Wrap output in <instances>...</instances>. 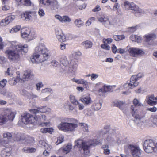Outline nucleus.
<instances>
[{"mask_svg":"<svg viewBox=\"0 0 157 157\" xmlns=\"http://www.w3.org/2000/svg\"><path fill=\"white\" fill-rule=\"evenodd\" d=\"M48 56L45 45L44 43H40L35 47L31 60L33 63H39L46 60Z\"/></svg>","mask_w":157,"mask_h":157,"instance_id":"1","label":"nucleus"},{"mask_svg":"<svg viewBox=\"0 0 157 157\" xmlns=\"http://www.w3.org/2000/svg\"><path fill=\"white\" fill-rule=\"evenodd\" d=\"M28 51V46L27 44L15 45L13 44L11 47L6 51L5 53L10 61H14L19 59L20 52L23 54V53H26Z\"/></svg>","mask_w":157,"mask_h":157,"instance_id":"2","label":"nucleus"},{"mask_svg":"<svg viewBox=\"0 0 157 157\" xmlns=\"http://www.w3.org/2000/svg\"><path fill=\"white\" fill-rule=\"evenodd\" d=\"M134 105L131 106V113L132 116L135 118L134 121L137 124L142 123L143 121V118L144 117V114L140 112L139 113L137 109V106H143V105L137 99H134L133 101Z\"/></svg>","mask_w":157,"mask_h":157,"instance_id":"3","label":"nucleus"},{"mask_svg":"<svg viewBox=\"0 0 157 157\" xmlns=\"http://www.w3.org/2000/svg\"><path fill=\"white\" fill-rule=\"evenodd\" d=\"M65 122L62 121L57 127L58 129L65 132H71L75 131V129L78 126L76 123L77 121L73 118H66Z\"/></svg>","mask_w":157,"mask_h":157,"instance_id":"4","label":"nucleus"},{"mask_svg":"<svg viewBox=\"0 0 157 157\" xmlns=\"http://www.w3.org/2000/svg\"><path fill=\"white\" fill-rule=\"evenodd\" d=\"M75 147H78L79 150H83L84 153L87 155L89 153V148L90 146L98 144L99 142L96 139H92L87 142H84L82 140H78L75 141Z\"/></svg>","mask_w":157,"mask_h":157,"instance_id":"5","label":"nucleus"},{"mask_svg":"<svg viewBox=\"0 0 157 157\" xmlns=\"http://www.w3.org/2000/svg\"><path fill=\"white\" fill-rule=\"evenodd\" d=\"M16 113L10 109H6L4 113L0 116V124H3L8 121H12L14 119Z\"/></svg>","mask_w":157,"mask_h":157,"instance_id":"6","label":"nucleus"},{"mask_svg":"<svg viewBox=\"0 0 157 157\" xmlns=\"http://www.w3.org/2000/svg\"><path fill=\"white\" fill-rule=\"evenodd\" d=\"M129 149L133 157H142L143 151L139 147L132 144L127 145L124 147V152L126 153H128Z\"/></svg>","mask_w":157,"mask_h":157,"instance_id":"7","label":"nucleus"},{"mask_svg":"<svg viewBox=\"0 0 157 157\" xmlns=\"http://www.w3.org/2000/svg\"><path fill=\"white\" fill-rule=\"evenodd\" d=\"M143 147L146 152L151 153L156 151L157 143L152 140H146L144 142Z\"/></svg>","mask_w":157,"mask_h":157,"instance_id":"8","label":"nucleus"},{"mask_svg":"<svg viewBox=\"0 0 157 157\" xmlns=\"http://www.w3.org/2000/svg\"><path fill=\"white\" fill-rule=\"evenodd\" d=\"M39 4L45 7L49 8L51 10H56L59 6L56 0H41Z\"/></svg>","mask_w":157,"mask_h":157,"instance_id":"9","label":"nucleus"},{"mask_svg":"<svg viewBox=\"0 0 157 157\" xmlns=\"http://www.w3.org/2000/svg\"><path fill=\"white\" fill-rule=\"evenodd\" d=\"M21 121L25 124H33L36 122V119L30 114L25 113L21 116Z\"/></svg>","mask_w":157,"mask_h":157,"instance_id":"10","label":"nucleus"},{"mask_svg":"<svg viewBox=\"0 0 157 157\" xmlns=\"http://www.w3.org/2000/svg\"><path fill=\"white\" fill-rule=\"evenodd\" d=\"M98 21L106 28L109 29L113 26L116 23V21L114 20H110L108 16H103L98 18Z\"/></svg>","mask_w":157,"mask_h":157,"instance_id":"11","label":"nucleus"},{"mask_svg":"<svg viewBox=\"0 0 157 157\" xmlns=\"http://www.w3.org/2000/svg\"><path fill=\"white\" fill-rule=\"evenodd\" d=\"M21 36L22 38H27L29 40H31L36 37L35 33L31 32V30L28 28H24L21 29Z\"/></svg>","mask_w":157,"mask_h":157,"instance_id":"12","label":"nucleus"},{"mask_svg":"<svg viewBox=\"0 0 157 157\" xmlns=\"http://www.w3.org/2000/svg\"><path fill=\"white\" fill-rule=\"evenodd\" d=\"M128 51L131 56L134 57L142 56L144 54V52L142 49L134 47L130 48Z\"/></svg>","mask_w":157,"mask_h":157,"instance_id":"13","label":"nucleus"},{"mask_svg":"<svg viewBox=\"0 0 157 157\" xmlns=\"http://www.w3.org/2000/svg\"><path fill=\"white\" fill-rule=\"evenodd\" d=\"M78 61L76 59H72L70 63L68 68V71L72 73H74L76 71Z\"/></svg>","mask_w":157,"mask_h":157,"instance_id":"14","label":"nucleus"},{"mask_svg":"<svg viewBox=\"0 0 157 157\" xmlns=\"http://www.w3.org/2000/svg\"><path fill=\"white\" fill-rule=\"evenodd\" d=\"M36 13L34 11H25L21 14V18L24 20L31 21L32 19V17L34 16Z\"/></svg>","mask_w":157,"mask_h":157,"instance_id":"15","label":"nucleus"},{"mask_svg":"<svg viewBox=\"0 0 157 157\" xmlns=\"http://www.w3.org/2000/svg\"><path fill=\"white\" fill-rule=\"evenodd\" d=\"M114 86L106 85H104L103 88L100 89L98 92L101 95H102L106 93L112 92L114 90Z\"/></svg>","mask_w":157,"mask_h":157,"instance_id":"16","label":"nucleus"},{"mask_svg":"<svg viewBox=\"0 0 157 157\" xmlns=\"http://www.w3.org/2000/svg\"><path fill=\"white\" fill-rule=\"evenodd\" d=\"M15 18L14 15H11L8 16L5 19H2L0 22V25L2 26H5L12 22Z\"/></svg>","mask_w":157,"mask_h":157,"instance_id":"17","label":"nucleus"},{"mask_svg":"<svg viewBox=\"0 0 157 157\" xmlns=\"http://www.w3.org/2000/svg\"><path fill=\"white\" fill-rule=\"evenodd\" d=\"M102 135L104 137L105 142L107 144H112L115 141V136L111 133H108Z\"/></svg>","mask_w":157,"mask_h":157,"instance_id":"18","label":"nucleus"},{"mask_svg":"<svg viewBox=\"0 0 157 157\" xmlns=\"http://www.w3.org/2000/svg\"><path fill=\"white\" fill-rule=\"evenodd\" d=\"M38 117H37V116L36 117V121H38L39 123H40V125L42 126H46L48 124V122H44L46 119V117L43 114H40V115H38Z\"/></svg>","mask_w":157,"mask_h":157,"instance_id":"19","label":"nucleus"},{"mask_svg":"<svg viewBox=\"0 0 157 157\" xmlns=\"http://www.w3.org/2000/svg\"><path fill=\"white\" fill-rule=\"evenodd\" d=\"M49 109L47 108L46 107H40L37 109H31L29 110L30 112L34 114H36L40 112L45 113L49 110Z\"/></svg>","mask_w":157,"mask_h":157,"instance_id":"20","label":"nucleus"},{"mask_svg":"<svg viewBox=\"0 0 157 157\" xmlns=\"http://www.w3.org/2000/svg\"><path fill=\"white\" fill-rule=\"evenodd\" d=\"M80 101L82 102L85 106L90 105L92 102L91 98L89 95L81 97Z\"/></svg>","mask_w":157,"mask_h":157,"instance_id":"21","label":"nucleus"},{"mask_svg":"<svg viewBox=\"0 0 157 157\" xmlns=\"http://www.w3.org/2000/svg\"><path fill=\"white\" fill-rule=\"evenodd\" d=\"M156 38V36L154 33L148 34L144 36L145 41L150 44H152L153 40Z\"/></svg>","mask_w":157,"mask_h":157,"instance_id":"22","label":"nucleus"},{"mask_svg":"<svg viewBox=\"0 0 157 157\" xmlns=\"http://www.w3.org/2000/svg\"><path fill=\"white\" fill-rule=\"evenodd\" d=\"M136 5L134 2L128 1H125L124 2L125 9L127 10H131L133 11Z\"/></svg>","mask_w":157,"mask_h":157,"instance_id":"23","label":"nucleus"},{"mask_svg":"<svg viewBox=\"0 0 157 157\" xmlns=\"http://www.w3.org/2000/svg\"><path fill=\"white\" fill-rule=\"evenodd\" d=\"M55 17L62 22L69 23L71 21V18L65 15L61 17L59 15H56L55 16Z\"/></svg>","mask_w":157,"mask_h":157,"instance_id":"24","label":"nucleus"},{"mask_svg":"<svg viewBox=\"0 0 157 157\" xmlns=\"http://www.w3.org/2000/svg\"><path fill=\"white\" fill-rule=\"evenodd\" d=\"M133 11V13L135 16L137 17H140L142 14H144L145 12L143 9L139 8L138 6L137 5L134 8Z\"/></svg>","mask_w":157,"mask_h":157,"instance_id":"25","label":"nucleus"},{"mask_svg":"<svg viewBox=\"0 0 157 157\" xmlns=\"http://www.w3.org/2000/svg\"><path fill=\"white\" fill-rule=\"evenodd\" d=\"M138 83V82L134 83L133 81H131V78L130 82L124 84L123 85V87L124 89L128 90L130 89H133L137 86Z\"/></svg>","mask_w":157,"mask_h":157,"instance_id":"26","label":"nucleus"},{"mask_svg":"<svg viewBox=\"0 0 157 157\" xmlns=\"http://www.w3.org/2000/svg\"><path fill=\"white\" fill-rule=\"evenodd\" d=\"M13 137L14 140L16 141H23L25 139L24 135L19 133H13Z\"/></svg>","mask_w":157,"mask_h":157,"instance_id":"27","label":"nucleus"},{"mask_svg":"<svg viewBox=\"0 0 157 157\" xmlns=\"http://www.w3.org/2000/svg\"><path fill=\"white\" fill-rule=\"evenodd\" d=\"M102 104L99 101H95L91 105V109L93 111H98L101 109Z\"/></svg>","mask_w":157,"mask_h":157,"instance_id":"28","label":"nucleus"},{"mask_svg":"<svg viewBox=\"0 0 157 157\" xmlns=\"http://www.w3.org/2000/svg\"><path fill=\"white\" fill-rule=\"evenodd\" d=\"M33 74L29 70H26L24 72L23 78L25 80H28L33 77Z\"/></svg>","mask_w":157,"mask_h":157,"instance_id":"29","label":"nucleus"},{"mask_svg":"<svg viewBox=\"0 0 157 157\" xmlns=\"http://www.w3.org/2000/svg\"><path fill=\"white\" fill-rule=\"evenodd\" d=\"M19 5L29 6L31 5V2L30 0H15Z\"/></svg>","mask_w":157,"mask_h":157,"instance_id":"30","label":"nucleus"},{"mask_svg":"<svg viewBox=\"0 0 157 157\" xmlns=\"http://www.w3.org/2000/svg\"><path fill=\"white\" fill-rule=\"evenodd\" d=\"M25 144L27 145H31L34 142V139L33 137L30 136H25Z\"/></svg>","mask_w":157,"mask_h":157,"instance_id":"31","label":"nucleus"},{"mask_svg":"<svg viewBox=\"0 0 157 157\" xmlns=\"http://www.w3.org/2000/svg\"><path fill=\"white\" fill-rule=\"evenodd\" d=\"M155 97L153 95H151L147 99V103L151 105H156L157 101H154Z\"/></svg>","mask_w":157,"mask_h":157,"instance_id":"32","label":"nucleus"},{"mask_svg":"<svg viewBox=\"0 0 157 157\" xmlns=\"http://www.w3.org/2000/svg\"><path fill=\"white\" fill-rule=\"evenodd\" d=\"M150 121L151 122V126L157 127V115L151 116L150 118Z\"/></svg>","mask_w":157,"mask_h":157,"instance_id":"33","label":"nucleus"},{"mask_svg":"<svg viewBox=\"0 0 157 157\" xmlns=\"http://www.w3.org/2000/svg\"><path fill=\"white\" fill-rule=\"evenodd\" d=\"M143 76V75L141 73H139L137 75H133L131 78V81H133L134 83L138 82H137V81L142 78Z\"/></svg>","mask_w":157,"mask_h":157,"instance_id":"34","label":"nucleus"},{"mask_svg":"<svg viewBox=\"0 0 157 157\" xmlns=\"http://www.w3.org/2000/svg\"><path fill=\"white\" fill-rule=\"evenodd\" d=\"M72 149V146L68 144L66 146L63 147L60 150H62L65 154H66L70 152Z\"/></svg>","mask_w":157,"mask_h":157,"instance_id":"35","label":"nucleus"},{"mask_svg":"<svg viewBox=\"0 0 157 157\" xmlns=\"http://www.w3.org/2000/svg\"><path fill=\"white\" fill-rule=\"evenodd\" d=\"M130 39L132 41L137 43H140L141 42V39L140 37L138 36L137 35H132L130 36Z\"/></svg>","mask_w":157,"mask_h":157,"instance_id":"36","label":"nucleus"},{"mask_svg":"<svg viewBox=\"0 0 157 157\" xmlns=\"http://www.w3.org/2000/svg\"><path fill=\"white\" fill-rule=\"evenodd\" d=\"M19 80V77L17 76L16 78H13L10 79L9 81V83L11 85H14L16 84Z\"/></svg>","mask_w":157,"mask_h":157,"instance_id":"37","label":"nucleus"},{"mask_svg":"<svg viewBox=\"0 0 157 157\" xmlns=\"http://www.w3.org/2000/svg\"><path fill=\"white\" fill-rule=\"evenodd\" d=\"M74 23L75 26L78 28H80L84 25L83 22L80 19H75Z\"/></svg>","mask_w":157,"mask_h":157,"instance_id":"38","label":"nucleus"},{"mask_svg":"<svg viewBox=\"0 0 157 157\" xmlns=\"http://www.w3.org/2000/svg\"><path fill=\"white\" fill-rule=\"evenodd\" d=\"M123 103L120 101H116L113 102V106L119 107L121 110L123 109Z\"/></svg>","mask_w":157,"mask_h":157,"instance_id":"39","label":"nucleus"},{"mask_svg":"<svg viewBox=\"0 0 157 157\" xmlns=\"http://www.w3.org/2000/svg\"><path fill=\"white\" fill-rule=\"evenodd\" d=\"M10 155V152L7 149H5L2 151L1 155L2 157H8Z\"/></svg>","mask_w":157,"mask_h":157,"instance_id":"40","label":"nucleus"},{"mask_svg":"<svg viewBox=\"0 0 157 157\" xmlns=\"http://www.w3.org/2000/svg\"><path fill=\"white\" fill-rule=\"evenodd\" d=\"M134 118V120H129V122H128V124L131 126V127H133L134 126V123H135V124H136V125L138 126H140L143 125L144 123V118H143V121L142 122V123H140V124H136L135 121V118Z\"/></svg>","mask_w":157,"mask_h":157,"instance_id":"41","label":"nucleus"},{"mask_svg":"<svg viewBox=\"0 0 157 157\" xmlns=\"http://www.w3.org/2000/svg\"><path fill=\"white\" fill-rule=\"evenodd\" d=\"M109 128V126L108 125H106L104 126L103 129H101L99 131V133L101 135H104L105 134L108 133L107 131V130Z\"/></svg>","mask_w":157,"mask_h":157,"instance_id":"42","label":"nucleus"},{"mask_svg":"<svg viewBox=\"0 0 157 157\" xmlns=\"http://www.w3.org/2000/svg\"><path fill=\"white\" fill-rule=\"evenodd\" d=\"M82 44L86 49L90 48L92 45V43L90 41H86L82 42Z\"/></svg>","mask_w":157,"mask_h":157,"instance_id":"43","label":"nucleus"},{"mask_svg":"<svg viewBox=\"0 0 157 157\" xmlns=\"http://www.w3.org/2000/svg\"><path fill=\"white\" fill-rule=\"evenodd\" d=\"M81 55V53L80 52H74L70 55L69 57L70 59H76L78 56H79Z\"/></svg>","mask_w":157,"mask_h":157,"instance_id":"44","label":"nucleus"},{"mask_svg":"<svg viewBox=\"0 0 157 157\" xmlns=\"http://www.w3.org/2000/svg\"><path fill=\"white\" fill-rule=\"evenodd\" d=\"M69 98L71 102L72 103L76 105H78L79 102L76 100L75 96L72 95H70L69 97Z\"/></svg>","mask_w":157,"mask_h":157,"instance_id":"45","label":"nucleus"},{"mask_svg":"<svg viewBox=\"0 0 157 157\" xmlns=\"http://www.w3.org/2000/svg\"><path fill=\"white\" fill-rule=\"evenodd\" d=\"M109 146L106 144L102 146L104 149V153L105 155H109L110 154V150L109 149Z\"/></svg>","mask_w":157,"mask_h":157,"instance_id":"46","label":"nucleus"},{"mask_svg":"<svg viewBox=\"0 0 157 157\" xmlns=\"http://www.w3.org/2000/svg\"><path fill=\"white\" fill-rule=\"evenodd\" d=\"M21 29V26L19 25H17L12 28L10 31V32L11 33H13L17 32L19 31Z\"/></svg>","mask_w":157,"mask_h":157,"instance_id":"47","label":"nucleus"},{"mask_svg":"<svg viewBox=\"0 0 157 157\" xmlns=\"http://www.w3.org/2000/svg\"><path fill=\"white\" fill-rule=\"evenodd\" d=\"M74 82L78 84H82L85 85H86L87 84V82L85 80L83 79H74Z\"/></svg>","mask_w":157,"mask_h":157,"instance_id":"48","label":"nucleus"},{"mask_svg":"<svg viewBox=\"0 0 157 157\" xmlns=\"http://www.w3.org/2000/svg\"><path fill=\"white\" fill-rule=\"evenodd\" d=\"M59 37H57L59 41L61 42H64L67 40L64 34L63 33L62 35L59 36Z\"/></svg>","mask_w":157,"mask_h":157,"instance_id":"49","label":"nucleus"},{"mask_svg":"<svg viewBox=\"0 0 157 157\" xmlns=\"http://www.w3.org/2000/svg\"><path fill=\"white\" fill-rule=\"evenodd\" d=\"M3 138L9 140L11 139L12 137L13 136V135L10 133L6 132L3 134Z\"/></svg>","mask_w":157,"mask_h":157,"instance_id":"50","label":"nucleus"},{"mask_svg":"<svg viewBox=\"0 0 157 157\" xmlns=\"http://www.w3.org/2000/svg\"><path fill=\"white\" fill-rule=\"evenodd\" d=\"M38 14L39 16L40 17H44L45 14L44 10L41 8H39V9Z\"/></svg>","mask_w":157,"mask_h":157,"instance_id":"51","label":"nucleus"},{"mask_svg":"<svg viewBox=\"0 0 157 157\" xmlns=\"http://www.w3.org/2000/svg\"><path fill=\"white\" fill-rule=\"evenodd\" d=\"M95 19V18L92 17L89 19L86 23L85 25L86 26H89L91 23L94 22Z\"/></svg>","mask_w":157,"mask_h":157,"instance_id":"52","label":"nucleus"},{"mask_svg":"<svg viewBox=\"0 0 157 157\" xmlns=\"http://www.w3.org/2000/svg\"><path fill=\"white\" fill-rule=\"evenodd\" d=\"M57 140L56 144V145L61 143L64 141V137L63 136H61L58 137L57 138Z\"/></svg>","mask_w":157,"mask_h":157,"instance_id":"53","label":"nucleus"},{"mask_svg":"<svg viewBox=\"0 0 157 157\" xmlns=\"http://www.w3.org/2000/svg\"><path fill=\"white\" fill-rule=\"evenodd\" d=\"M80 124L82 128L83 129L85 132H88V126L87 124L85 123H81Z\"/></svg>","mask_w":157,"mask_h":157,"instance_id":"54","label":"nucleus"},{"mask_svg":"<svg viewBox=\"0 0 157 157\" xmlns=\"http://www.w3.org/2000/svg\"><path fill=\"white\" fill-rule=\"evenodd\" d=\"M101 48L106 50H109L110 49V47L107 44L104 43L101 45Z\"/></svg>","mask_w":157,"mask_h":157,"instance_id":"55","label":"nucleus"},{"mask_svg":"<svg viewBox=\"0 0 157 157\" xmlns=\"http://www.w3.org/2000/svg\"><path fill=\"white\" fill-rule=\"evenodd\" d=\"M113 39L111 38L104 39L103 40V42L105 44H110L112 42Z\"/></svg>","mask_w":157,"mask_h":157,"instance_id":"56","label":"nucleus"},{"mask_svg":"<svg viewBox=\"0 0 157 157\" xmlns=\"http://www.w3.org/2000/svg\"><path fill=\"white\" fill-rule=\"evenodd\" d=\"M63 33L62 30L60 29H57L56 30V37H59V36L62 35Z\"/></svg>","mask_w":157,"mask_h":157,"instance_id":"57","label":"nucleus"},{"mask_svg":"<svg viewBox=\"0 0 157 157\" xmlns=\"http://www.w3.org/2000/svg\"><path fill=\"white\" fill-rule=\"evenodd\" d=\"M7 81L5 79H4L0 82V85L2 87H4L6 85Z\"/></svg>","mask_w":157,"mask_h":157,"instance_id":"58","label":"nucleus"},{"mask_svg":"<svg viewBox=\"0 0 157 157\" xmlns=\"http://www.w3.org/2000/svg\"><path fill=\"white\" fill-rule=\"evenodd\" d=\"M51 64L52 66L55 67H58L59 65V63L55 60H53L52 61Z\"/></svg>","mask_w":157,"mask_h":157,"instance_id":"59","label":"nucleus"},{"mask_svg":"<svg viewBox=\"0 0 157 157\" xmlns=\"http://www.w3.org/2000/svg\"><path fill=\"white\" fill-rule=\"evenodd\" d=\"M98 76L99 75L97 74L92 73L91 75V79L92 80L94 81L97 78Z\"/></svg>","mask_w":157,"mask_h":157,"instance_id":"60","label":"nucleus"},{"mask_svg":"<svg viewBox=\"0 0 157 157\" xmlns=\"http://www.w3.org/2000/svg\"><path fill=\"white\" fill-rule=\"evenodd\" d=\"M0 93L3 95H5L6 93V90L4 87H0Z\"/></svg>","mask_w":157,"mask_h":157,"instance_id":"61","label":"nucleus"},{"mask_svg":"<svg viewBox=\"0 0 157 157\" xmlns=\"http://www.w3.org/2000/svg\"><path fill=\"white\" fill-rule=\"evenodd\" d=\"M137 29V26L134 27H131L128 28L129 31L132 33H133L136 31Z\"/></svg>","mask_w":157,"mask_h":157,"instance_id":"62","label":"nucleus"},{"mask_svg":"<svg viewBox=\"0 0 157 157\" xmlns=\"http://www.w3.org/2000/svg\"><path fill=\"white\" fill-rule=\"evenodd\" d=\"M3 5L2 6V10L3 11H6L10 9V7L6 5L5 3H3Z\"/></svg>","mask_w":157,"mask_h":157,"instance_id":"63","label":"nucleus"},{"mask_svg":"<svg viewBox=\"0 0 157 157\" xmlns=\"http://www.w3.org/2000/svg\"><path fill=\"white\" fill-rule=\"evenodd\" d=\"M6 61V59L4 57L0 56V63L1 64L4 63Z\"/></svg>","mask_w":157,"mask_h":157,"instance_id":"64","label":"nucleus"}]
</instances>
